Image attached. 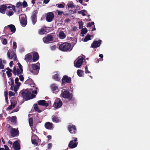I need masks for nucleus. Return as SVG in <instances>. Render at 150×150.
I'll return each instance as SVG.
<instances>
[{
	"label": "nucleus",
	"mask_w": 150,
	"mask_h": 150,
	"mask_svg": "<svg viewBox=\"0 0 150 150\" xmlns=\"http://www.w3.org/2000/svg\"><path fill=\"white\" fill-rule=\"evenodd\" d=\"M71 44L67 42L61 44L59 46V49L63 52L70 51L72 50L71 48Z\"/></svg>",
	"instance_id": "f03ea898"
},
{
	"label": "nucleus",
	"mask_w": 150,
	"mask_h": 150,
	"mask_svg": "<svg viewBox=\"0 0 150 150\" xmlns=\"http://www.w3.org/2000/svg\"><path fill=\"white\" fill-rule=\"evenodd\" d=\"M5 5H6V9L7 8H11V6H7V5H9L11 6V4H6Z\"/></svg>",
	"instance_id": "69168bd1"
},
{
	"label": "nucleus",
	"mask_w": 150,
	"mask_h": 150,
	"mask_svg": "<svg viewBox=\"0 0 150 150\" xmlns=\"http://www.w3.org/2000/svg\"><path fill=\"white\" fill-rule=\"evenodd\" d=\"M12 71H6V73L8 76V77H10L11 76L12 74L11 73Z\"/></svg>",
	"instance_id": "09e8293b"
},
{
	"label": "nucleus",
	"mask_w": 150,
	"mask_h": 150,
	"mask_svg": "<svg viewBox=\"0 0 150 150\" xmlns=\"http://www.w3.org/2000/svg\"><path fill=\"white\" fill-rule=\"evenodd\" d=\"M13 47L14 50H16L17 48V44L15 42H13Z\"/></svg>",
	"instance_id": "de8ad7c7"
},
{
	"label": "nucleus",
	"mask_w": 150,
	"mask_h": 150,
	"mask_svg": "<svg viewBox=\"0 0 150 150\" xmlns=\"http://www.w3.org/2000/svg\"><path fill=\"white\" fill-rule=\"evenodd\" d=\"M7 55L8 58H9L10 59H11L13 58L15 55H16V54L14 52H13L11 55L10 56V52L9 51H8L7 52Z\"/></svg>",
	"instance_id": "a878e982"
},
{
	"label": "nucleus",
	"mask_w": 150,
	"mask_h": 150,
	"mask_svg": "<svg viewBox=\"0 0 150 150\" xmlns=\"http://www.w3.org/2000/svg\"><path fill=\"white\" fill-rule=\"evenodd\" d=\"M9 120H11L12 122L14 123H16V116H13L12 117H8Z\"/></svg>",
	"instance_id": "c85d7f7f"
},
{
	"label": "nucleus",
	"mask_w": 150,
	"mask_h": 150,
	"mask_svg": "<svg viewBox=\"0 0 150 150\" xmlns=\"http://www.w3.org/2000/svg\"><path fill=\"white\" fill-rule=\"evenodd\" d=\"M61 95L64 98L68 100H73V95L68 90L63 89L62 91Z\"/></svg>",
	"instance_id": "7ed1b4c3"
},
{
	"label": "nucleus",
	"mask_w": 150,
	"mask_h": 150,
	"mask_svg": "<svg viewBox=\"0 0 150 150\" xmlns=\"http://www.w3.org/2000/svg\"><path fill=\"white\" fill-rule=\"evenodd\" d=\"M6 69L8 71H13V70L8 67Z\"/></svg>",
	"instance_id": "338daca9"
},
{
	"label": "nucleus",
	"mask_w": 150,
	"mask_h": 150,
	"mask_svg": "<svg viewBox=\"0 0 150 150\" xmlns=\"http://www.w3.org/2000/svg\"><path fill=\"white\" fill-rule=\"evenodd\" d=\"M2 44L4 45H6L7 44V41L6 39L4 38L3 40H1Z\"/></svg>",
	"instance_id": "ea45409f"
},
{
	"label": "nucleus",
	"mask_w": 150,
	"mask_h": 150,
	"mask_svg": "<svg viewBox=\"0 0 150 150\" xmlns=\"http://www.w3.org/2000/svg\"><path fill=\"white\" fill-rule=\"evenodd\" d=\"M36 138H38V137L35 134L33 135L31 142L33 144L36 146H37L38 145V143L37 141Z\"/></svg>",
	"instance_id": "a211bd4d"
},
{
	"label": "nucleus",
	"mask_w": 150,
	"mask_h": 150,
	"mask_svg": "<svg viewBox=\"0 0 150 150\" xmlns=\"http://www.w3.org/2000/svg\"><path fill=\"white\" fill-rule=\"evenodd\" d=\"M54 18V15L52 12L47 13L46 17V20L48 22H51Z\"/></svg>",
	"instance_id": "9d476101"
},
{
	"label": "nucleus",
	"mask_w": 150,
	"mask_h": 150,
	"mask_svg": "<svg viewBox=\"0 0 150 150\" xmlns=\"http://www.w3.org/2000/svg\"><path fill=\"white\" fill-rule=\"evenodd\" d=\"M31 67L32 68H30V67H29L28 68L29 71L33 74H37L40 69L39 67L35 64H32L31 65Z\"/></svg>",
	"instance_id": "20e7f679"
},
{
	"label": "nucleus",
	"mask_w": 150,
	"mask_h": 150,
	"mask_svg": "<svg viewBox=\"0 0 150 150\" xmlns=\"http://www.w3.org/2000/svg\"><path fill=\"white\" fill-rule=\"evenodd\" d=\"M53 40V37L51 35H48L47 36L44 37L43 38V40L44 43H49L50 41H52Z\"/></svg>",
	"instance_id": "9b49d317"
},
{
	"label": "nucleus",
	"mask_w": 150,
	"mask_h": 150,
	"mask_svg": "<svg viewBox=\"0 0 150 150\" xmlns=\"http://www.w3.org/2000/svg\"><path fill=\"white\" fill-rule=\"evenodd\" d=\"M13 14V13L12 11H10L8 12V14L9 16H11Z\"/></svg>",
	"instance_id": "e2e57ef3"
},
{
	"label": "nucleus",
	"mask_w": 150,
	"mask_h": 150,
	"mask_svg": "<svg viewBox=\"0 0 150 150\" xmlns=\"http://www.w3.org/2000/svg\"><path fill=\"white\" fill-rule=\"evenodd\" d=\"M85 73H86V74L90 73H91V72L90 71H88V68L87 66H86L85 67Z\"/></svg>",
	"instance_id": "4d7b16f0"
},
{
	"label": "nucleus",
	"mask_w": 150,
	"mask_h": 150,
	"mask_svg": "<svg viewBox=\"0 0 150 150\" xmlns=\"http://www.w3.org/2000/svg\"><path fill=\"white\" fill-rule=\"evenodd\" d=\"M22 5L23 8H26L28 6L27 2L25 1H24L23 2Z\"/></svg>",
	"instance_id": "79ce46f5"
},
{
	"label": "nucleus",
	"mask_w": 150,
	"mask_h": 150,
	"mask_svg": "<svg viewBox=\"0 0 150 150\" xmlns=\"http://www.w3.org/2000/svg\"><path fill=\"white\" fill-rule=\"evenodd\" d=\"M19 108L18 106L16 108V109H14L13 110L12 112H17L19 110Z\"/></svg>",
	"instance_id": "5fc2aeb1"
},
{
	"label": "nucleus",
	"mask_w": 150,
	"mask_h": 150,
	"mask_svg": "<svg viewBox=\"0 0 150 150\" xmlns=\"http://www.w3.org/2000/svg\"><path fill=\"white\" fill-rule=\"evenodd\" d=\"M19 79L18 77H16L15 79V82L16 84H18V86H20L21 83L18 82Z\"/></svg>",
	"instance_id": "a19ab883"
},
{
	"label": "nucleus",
	"mask_w": 150,
	"mask_h": 150,
	"mask_svg": "<svg viewBox=\"0 0 150 150\" xmlns=\"http://www.w3.org/2000/svg\"><path fill=\"white\" fill-rule=\"evenodd\" d=\"M67 6H68V8H74V7H74V6L73 4H68Z\"/></svg>",
	"instance_id": "bf43d9fd"
},
{
	"label": "nucleus",
	"mask_w": 150,
	"mask_h": 150,
	"mask_svg": "<svg viewBox=\"0 0 150 150\" xmlns=\"http://www.w3.org/2000/svg\"><path fill=\"white\" fill-rule=\"evenodd\" d=\"M22 5V3L21 2H17L16 4V7L17 8H19Z\"/></svg>",
	"instance_id": "c03bdc74"
},
{
	"label": "nucleus",
	"mask_w": 150,
	"mask_h": 150,
	"mask_svg": "<svg viewBox=\"0 0 150 150\" xmlns=\"http://www.w3.org/2000/svg\"><path fill=\"white\" fill-rule=\"evenodd\" d=\"M15 94L14 93L11 91H9V96H13L15 95Z\"/></svg>",
	"instance_id": "864d4df0"
},
{
	"label": "nucleus",
	"mask_w": 150,
	"mask_h": 150,
	"mask_svg": "<svg viewBox=\"0 0 150 150\" xmlns=\"http://www.w3.org/2000/svg\"><path fill=\"white\" fill-rule=\"evenodd\" d=\"M57 12L58 13V15H62L63 13V11H60L58 10L57 11Z\"/></svg>",
	"instance_id": "680f3d73"
},
{
	"label": "nucleus",
	"mask_w": 150,
	"mask_h": 150,
	"mask_svg": "<svg viewBox=\"0 0 150 150\" xmlns=\"http://www.w3.org/2000/svg\"><path fill=\"white\" fill-rule=\"evenodd\" d=\"M20 21L21 25L23 27H25L26 26L27 23V21L25 16H21Z\"/></svg>",
	"instance_id": "f8f14e48"
},
{
	"label": "nucleus",
	"mask_w": 150,
	"mask_h": 150,
	"mask_svg": "<svg viewBox=\"0 0 150 150\" xmlns=\"http://www.w3.org/2000/svg\"><path fill=\"white\" fill-rule=\"evenodd\" d=\"M53 78L55 80L59 81L60 80V78L59 77V74H55L53 77Z\"/></svg>",
	"instance_id": "2f4dec72"
},
{
	"label": "nucleus",
	"mask_w": 150,
	"mask_h": 150,
	"mask_svg": "<svg viewBox=\"0 0 150 150\" xmlns=\"http://www.w3.org/2000/svg\"><path fill=\"white\" fill-rule=\"evenodd\" d=\"M19 86H14L13 91L15 93H16V91L18 90V88H19Z\"/></svg>",
	"instance_id": "8fccbe9b"
},
{
	"label": "nucleus",
	"mask_w": 150,
	"mask_h": 150,
	"mask_svg": "<svg viewBox=\"0 0 150 150\" xmlns=\"http://www.w3.org/2000/svg\"><path fill=\"white\" fill-rule=\"evenodd\" d=\"M33 82V81L31 79H29L27 80L26 81H25V82L29 85H30L31 83Z\"/></svg>",
	"instance_id": "37998d69"
},
{
	"label": "nucleus",
	"mask_w": 150,
	"mask_h": 150,
	"mask_svg": "<svg viewBox=\"0 0 150 150\" xmlns=\"http://www.w3.org/2000/svg\"><path fill=\"white\" fill-rule=\"evenodd\" d=\"M29 123L30 126H33V119L32 117H30L29 119Z\"/></svg>",
	"instance_id": "4c0bfd02"
},
{
	"label": "nucleus",
	"mask_w": 150,
	"mask_h": 150,
	"mask_svg": "<svg viewBox=\"0 0 150 150\" xmlns=\"http://www.w3.org/2000/svg\"><path fill=\"white\" fill-rule=\"evenodd\" d=\"M84 72L83 71L79 69L77 70V73L79 76V77H81L82 75L83 74Z\"/></svg>",
	"instance_id": "473e14b6"
},
{
	"label": "nucleus",
	"mask_w": 150,
	"mask_h": 150,
	"mask_svg": "<svg viewBox=\"0 0 150 150\" xmlns=\"http://www.w3.org/2000/svg\"><path fill=\"white\" fill-rule=\"evenodd\" d=\"M32 56L30 53H28L25 56L24 60L27 62H30L31 61Z\"/></svg>",
	"instance_id": "6ab92c4d"
},
{
	"label": "nucleus",
	"mask_w": 150,
	"mask_h": 150,
	"mask_svg": "<svg viewBox=\"0 0 150 150\" xmlns=\"http://www.w3.org/2000/svg\"><path fill=\"white\" fill-rule=\"evenodd\" d=\"M51 88L52 90L54 91L58 88V87L55 84H53L51 86Z\"/></svg>",
	"instance_id": "e433bc0d"
},
{
	"label": "nucleus",
	"mask_w": 150,
	"mask_h": 150,
	"mask_svg": "<svg viewBox=\"0 0 150 150\" xmlns=\"http://www.w3.org/2000/svg\"><path fill=\"white\" fill-rule=\"evenodd\" d=\"M58 5L57 7L59 8H64V6L63 4H57V5Z\"/></svg>",
	"instance_id": "603ef678"
},
{
	"label": "nucleus",
	"mask_w": 150,
	"mask_h": 150,
	"mask_svg": "<svg viewBox=\"0 0 150 150\" xmlns=\"http://www.w3.org/2000/svg\"><path fill=\"white\" fill-rule=\"evenodd\" d=\"M90 38V35L89 34H88L87 35L85 36V38L83 41L85 42H86L88 41V40H91Z\"/></svg>",
	"instance_id": "72a5a7b5"
},
{
	"label": "nucleus",
	"mask_w": 150,
	"mask_h": 150,
	"mask_svg": "<svg viewBox=\"0 0 150 150\" xmlns=\"http://www.w3.org/2000/svg\"><path fill=\"white\" fill-rule=\"evenodd\" d=\"M4 65L2 64V59L0 58V69H4Z\"/></svg>",
	"instance_id": "58836bf2"
},
{
	"label": "nucleus",
	"mask_w": 150,
	"mask_h": 150,
	"mask_svg": "<svg viewBox=\"0 0 150 150\" xmlns=\"http://www.w3.org/2000/svg\"><path fill=\"white\" fill-rule=\"evenodd\" d=\"M53 124L51 122H47L45 123V128L47 129H51L53 128Z\"/></svg>",
	"instance_id": "412c9836"
},
{
	"label": "nucleus",
	"mask_w": 150,
	"mask_h": 150,
	"mask_svg": "<svg viewBox=\"0 0 150 150\" xmlns=\"http://www.w3.org/2000/svg\"><path fill=\"white\" fill-rule=\"evenodd\" d=\"M88 30L86 28H83L81 30V34L83 35L84 34H86ZM83 36V35H82Z\"/></svg>",
	"instance_id": "f704fd0d"
},
{
	"label": "nucleus",
	"mask_w": 150,
	"mask_h": 150,
	"mask_svg": "<svg viewBox=\"0 0 150 150\" xmlns=\"http://www.w3.org/2000/svg\"><path fill=\"white\" fill-rule=\"evenodd\" d=\"M38 104L39 105L45 106L46 107L48 106L49 105L48 103H46V101L44 100H41L39 101Z\"/></svg>",
	"instance_id": "aec40b11"
},
{
	"label": "nucleus",
	"mask_w": 150,
	"mask_h": 150,
	"mask_svg": "<svg viewBox=\"0 0 150 150\" xmlns=\"http://www.w3.org/2000/svg\"><path fill=\"white\" fill-rule=\"evenodd\" d=\"M86 11L85 10L83 9L80 11H78L77 13L79 14H82L83 16H86V14L85 13V12H86Z\"/></svg>",
	"instance_id": "c9c22d12"
},
{
	"label": "nucleus",
	"mask_w": 150,
	"mask_h": 150,
	"mask_svg": "<svg viewBox=\"0 0 150 150\" xmlns=\"http://www.w3.org/2000/svg\"><path fill=\"white\" fill-rule=\"evenodd\" d=\"M68 129L71 134H75L76 133L77 129L74 125H70L68 126Z\"/></svg>",
	"instance_id": "0eeeda50"
},
{
	"label": "nucleus",
	"mask_w": 150,
	"mask_h": 150,
	"mask_svg": "<svg viewBox=\"0 0 150 150\" xmlns=\"http://www.w3.org/2000/svg\"><path fill=\"white\" fill-rule=\"evenodd\" d=\"M13 107H12V105H10L6 109V110H12L13 109Z\"/></svg>",
	"instance_id": "052dcab7"
},
{
	"label": "nucleus",
	"mask_w": 150,
	"mask_h": 150,
	"mask_svg": "<svg viewBox=\"0 0 150 150\" xmlns=\"http://www.w3.org/2000/svg\"><path fill=\"white\" fill-rule=\"evenodd\" d=\"M17 64L18 65L19 69L20 70H21V72L22 71H23V67L21 65V64L19 62Z\"/></svg>",
	"instance_id": "a18cd8bd"
},
{
	"label": "nucleus",
	"mask_w": 150,
	"mask_h": 150,
	"mask_svg": "<svg viewBox=\"0 0 150 150\" xmlns=\"http://www.w3.org/2000/svg\"><path fill=\"white\" fill-rule=\"evenodd\" d=\"M84 59L83 57H80L79 58L75 63V67H80L83 62V60Z\"/></svg>",
	"instance_id": "ddd939ff"
},
{
	"label": "nucleus",
	"mask_w": 150,
	"mask_h": 150,
	"mask_svg": "<svg viewBox=\"0 0 150 150\" xmlns=\"http://www.w3.org/2000/svg\"><path fill=\"white\" fill-rule=\"evenodd\" d=\"M59 37L60 39H63L66 37V35L63 31H60L59 33Z\"/></svg>",
	"instance_id": "bb28decb"
},
{
	"label": "nucleus",
	"mask_w": 150,
	"mask_h": 150,
	"mask_svg": "<svg viewBox=\"0 0 150 150\" xmlns=\"http://www.w3.org/2000/svg\"><path fill=\"white\" fill-rule=\"evenodd\" d=\"M13 74L15 76H16V75H17V76H19L23 73V71H22L21 72V70L18 68L16 69V66H15L13 68Z\"/></svg>",
	"instance_id": "4468645a"
},
{
	"label": "nucleus",
	"mask_w": 150,
	"mask_h": 150,
	"mask_svg": "<svg viewBox=\"0 0 150 150\" xmlns=\"http://www.w3.org/2000/svg\"><path fill=\"white\" fill-rule=\"evenodd\" d=\"M71 83V79L70 77H68L67 75H64L62 79V84L65 85L66 83Z\"/></svg>",
	"instance_id": "423d86ee"
},
{
	"label": "nucleus",
	"mask_w": 150,
	"mask_h": 150,
	"mask_svg": "<svg viewBox=\"0 0 150 150\" xmlns=\"http://www.w3.org/2000/svg\"><path fill=\"white\" fill-rule=\"evenodd\" d=\"M34 108L35 111L38 112L40 113L42 111L38 108L37 104H35L34 105Z\"/></svg>",
	"instance_id": "c756f323"
},
{
	"label": "nucleus",
	"mask_w": 150,
	"mask_h": 150,
	"mask_svg": "<svg viewBox=\"0 0 150 150\" xmlns=\"http://www.w3.org/2000/svg\"><path fill=\"white\" fill-rule=\"evenodd\" d=\"M39 33L40 35H43L46 34L47 33L46 28L45 27L43 28H41L39 30Z\"/></svg>",
	"instance_id": "5701e85b"
},
{
	"label": "nucleus",
	"mask_w": 150,
	"mask_h": 150,
	"mask_svg": "<svg viewBox=\"0 0 150 150\" xmlns=\"http://www.w3.org/2000/svg\"><path fill=\"white\" fill-rule=\"evenodd\" d=\"M52 120L53 122H58L60 121V120L57 116H53L52 117Z\"/></svg>",
	"instance_id": "cd10ccee"
},
{
	"label": "nucleus",
	"mask_w": 150,
	"mask_h": 150,
	"mask_svg": "<svg viewBox=\"0 0 150 150\" xmlns=\"http://www.w3.org/2000/svg\"><path fill=\"white\" fill-rule=\"evenodd\" d=\"M30 85L32 87H33L32 88H30V89H31L32 91H34L35 90H36L37 91V89H38L35 86L36 85L35 83H33V82L31 83Z\"/></svg>",
	"instance_id": "7c9ffc66"
},
{
	"label": "nucleus",
	"mask_w": 150,
	"mask_h": 150,
	"mask_svg": "<svg viewBox=\"0 0 150 150\" xmlns=\"http://www.w3.org/2000/svg\"><path fill=\"white\" fill-rule=\"evenodd\" d=\"M8 27L10 28L11 31L13 33H14L16 30L15 26L12 24L9 25H8Z\"/></svg>",
	"instance_id": "393cba45"
},
{
	"label": "nucleus",
	"mask_w": 150,
	"mask_h": 150,
	"mask_svg": "<svg viewBox=\"0 0 150 150\" xmlns=\"http://www.w3.org/2000/svg\"><path fill=\"white\" fill-rule=\"evenodd\" d=\"M11 105H12V107L13 108H14L15 107L16 105V103L15 102H13L11 101Z\"/></svg>",
	"instance_id": "13d9d810"
},
{
	"label": "nucleus",
	"mask_w": 150,
	"mask_h": 150,
	"mask_svg": "<svg viewBox=\"0 0 150 150\" xmlns=\"http://www.w3.org/2000/svg\"><path fill=\"white\" fill-rule=\"evenodd\" d=\"M33 61L34 62L38 60L39 57L38 53L36 52H33Z\"/></svg>",
	"instance_id": "f3484780"
},
{
	"label": "nucleus",
	"mask_w": 150,
	"mask_h": 150,
	"mask_svg": "<svg viewBox=\"0 0 150 150\" xmlns=\"http://www.w3.org/2000/svg\"><path fill=\"white\" fill-rule=\"evenodd\" d=\"M62 105V103L61 100L59 98L56 99L53 105L56 108L61 107Z\"/></svg>",
	"instance_id": "1a4fd4ad"
},
{
	"label": "nucleus",
	"mask_w": 150,
	"mask_h": 150,
	"mask_svg": "<svg viewBox=\"0 0 150 150\" xmlns=\"http://www.w3.org/2000/svg\"><path fill=\"white\" fill-rule=\"evenodd\" d=\"M20 80L21 81H23L24 79V78L22 75H20L19 76Z\"/></svg>",
	"instance_id": "6e6d98bb"
},
{
	"label": "nucleus",
	"mask_w": 150,
	"mask_h": 150,
	"mask_svg": "<svg viewBox=\"0 0 150 150\" xmlns=\"http://www.w3.org/2000/svg\"><path fill=\"white\" fill-rule=\"evenodd\" d=\"M10 132L11 136L13 137L18 136L19 134L18 128L16 129L11 128Z\"/></svg>",
	"instance_id": "6e6552de"
},
{
	"label": "nucleus",
	"mask_w": 150,
	"mask_h": 150,
	"mask_svg": "<svg viewBox=\"0 0 150 150\" xmlns=\"http://www.w3.org/2000/svg\"><path fill=\"white\" fill-rule=\"evenodd\" d=\"M6 10V5L3 4L0 6V12L2 13H5Z\"/></svg>",
	"instance_id": "b1692460"
},
{
	"label": "nucleus",
	"mask_w": 150,
	"mask_h": 150,
	"mask_svg": "<svg viewBox=\"0 0 150 150\" xmlns=\"http://www.w3.org/2000/svg\"><path fill=\"white\" fill-rule=\"evenodd\" d=\"M79 29H81L83 27V23L81 21L79 22Z\"/></svg>",
	"instance_id": "49530a36"
},
{
	"label": "nucleus",
	"mask_w": 150,
	"mask_h": 150,
	"mask_svg": "<svg viewBox=\"0 0 150 150\" xmlns=\"http://www.w3.org/2000/svg\"><path fill=\"white\" fill-rule=\"evenodd\" d=\"M4 146L5 147L4 149L5 150H9V148L6 145H4Z\"/></svg>",
	"instance_id": "0e129e2a"
},
{
	"label": "nucleus",
	"mask_w": 150,
	"mask_h": 150,
	"mask_svg": "<svg viewBox=\"0 0 150 150\" xmlns=\"http://www.w3.org/2000/svg\"><path fill=\"white\" fill-rule=\"evenodd\" d=\"M101 42V40L94 41L92 44L91 46L93 48L98 47L100 46Z\"/></svg>",
	"instance_id": "2eb2a0df"
},
{
	"label": "nucleus",
	"mask_w": 150,
	"mask_h": 150,
	"mask_svg": "<svg viewBox=\"0 0 150 150\" xmlns=\"http://www.w3.org/2000/svg\"><path fill=\"white\" fill-rule=\"evenodd\" d=\"M72 139H74V140H71L68 144V147L70 149L75 148L78 145V142H77V138L73 137H72Z\"/></svg>",
	"instance_id": "39448f33"
},
{
	"label": "nucleus",
	"mask_w": 150,
	"mask_h": 150,
	"mask_svg": "<svg viewBox=\"0 0 150 150\" xmlns=\"http://www.w3.org/2000/svg\"><path fill=\"white\" fill-rule=\"evenodd\" d=\"M91 23H88V24L87 25V27H91Z\"/></svg>",
	"instance_id": "774afa93"
},
{
	"label": "nucleus",
	"mask_w": 150,
	"mask_h": 150,
	"mask_svg": "<svg viewBox=\"0 0 150 150\" xmlns=\"http://www.w3.org/2000/svg\"><path fill=\"white\" fill-rule=\"evenodd\" d=\"M37 12L36 11H34L31 17L33 23L34 25L37 21Z\"/></svg>",
	"instance_id": "dca6fc26"
},
{
	"label": "nucleus",
	"mask_w": 150,
	"mask_h": 150,
	"mask_svg": "<svg viewBox=\"0 0 150 150\" xmlns=\"http://www.w3.org/2000/svg\"><path fill=\"white\" fill-rule=\"evenodd\" d=\"M13 147L15 150H19L20 147L17 141H15L13 144Z\"/></svg>",
	"instance_id": "4be33fe9"
},
{
	"label": "nucleus",
	"mask_w": 150,
	"mask_h": 150,
	"mask_svg": "<svg viewBox=\"0 0 150 150\" xmlns=\"http://www.w3.org/2000/svg\"><path fill=\"white\" fill-rule=\"evenodd\" d=\"M57 47L56 45H54L53 46H51L50 49L52 50H54L56 49Z\"/></svg>",
	"instance_id": "3c124183"
},
{
	"label": "nucleus",
	"mask_w": 150,
	"mask_h": 150,
	"mask_svg": "<svg viewBox=\"0 0 150 150\" xmlns=\"http://www.w3.org/2000/svg\"><path fill=\"white\" fill-rule=\"evenodd\" d=\"M33 93L36 94L37 93V91L36 90H35L34 91H32L31 89L27 88L21 90L19 94L20 95H21L23 99L26 100H28L35 97V96L33 94Z\"/></svg>",
	"instance_id": "f257e3e1"
}]
</instances>
